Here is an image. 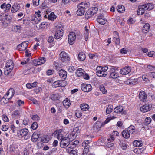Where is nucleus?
I'll return each instance as SVG.
<instances>
[{"label":"nucleus","mask_w":155,"mask_h":155,"mask_svg":"<svg viewBox=\"0 0 155 155\" xmlns=\"http://www.w3.org/2000/svg\"><path fill=\"white\" fill-rule=\"evenodd\" d=\"M61 129L56 130L54 131V134H57V139L60 141V145L61 148H65L68 146L70 144V142L73 140L74 139L71 135L68 134L67 136L64 137L62 132Z\"/></svg>","instance_id":"nucleus-1"},{"label":"nucleus","mask_w":155,"mask_h":155,"mask_svg":"<svg viewBox=\"0 0 155 155\" xmlns=\"http://www.w3.org/2000/svg\"><path fill=\"white\" fill-rule=\"evenodd\" d=\"M98 6L96 5L95 7L89 9L85 14V18L88 19L91 18L94 14L97 13Z\"/></svg>","instance_id":"nucleus-2"},{"label":"nucleus","mask_w":155,"mask_h":155,"mask_svg":"<svg viewBox=\"0 0 155 155\" xmlns=\"http://www.w3.org/2000/svg\"><path fill=\"white\" fill-rule=\"evenodd\" d=\"M14 67L13 62L12 60H9L6 63L5 68V75H8Z\"/></svg>","instance_id":"nucleus-3"},{"label":"nucleus","mask_w":155,"mask_h":155,"mask_svg":"<svg viewBox=\"0 0 155 155\" xmlns=\"http://www.w3.org/2000/svg\"><path fill=\"white\" fill-rule=\"evenodd\" d=\"M60 59L64 62H67L70 61V58L68 55L64 51L61 52L59 54Z\"/></svg>","instance_id":"nucleus-4"},{"label":"nucleus","mask_w":155,"mask_h":155,"mask_svg":"<svg viewBox=\"0 0 155 155\" xmlns=\"http://www.w3.org/2000/svg\"><path fill=\"white\" fill-rule=\"evenodd\" d=\"M64 32L63 28L62 26H60L58 28L54 35L55 38L58 39L62 37Z\"/></svg>","instance_id":"nucleus-5"},{"label":"nucleus","mask_w":155,"mask_h":155,"mask_svg":"<svg viewBox=\"0 0 155 155\" xmlns=\"http://www.w3.org/2000/svg\"><path fill=\"white\" fill-rule=\"evenodd\" d=\"M28 130V129L25 128L21 129L19 130L18 133V134L19 137H24L25 139H27L28 138V136H27Z\"/></svg>","instance_id":"nucleus-6"},{"label":"nucleus","mask_w":155,"mask_h":155,"mask_svg":"<svg viewBox=\"0 0 155 155\" xmlns=\"http://www.w3.org/2000/svg\"><path fill=\"white\" fill-rule=\"evenodd\" d=\"M81 90L84 92H90L92 89V87L90 84L83 83L81 84Z\"/></svg>","instance_id":"nucleus-7"},{"label":"nucleus","mask_w":155,"mask_h":155,"mask_svg":"<svg viewBox=\"0 0 155 155\" xmlns=\"http://www.w3.org/2000/svg\"><path fill=\"white\" fill-rule=\"evenodd\" d=\"M76 39V34L74 32H70L68 37V43L71 45L73 44L74 42Z\"/></svg>","instance_id":"nucleus-8"},{"label":"nucleus","mask_w":155,"mask_h":155,"mask_svg":"<svg viewBox=\"0 0 155 155\" xmlns=\"http://www.w3.org/2000/svg\"><path fill=\"white\" fill-rule=\"evenodd\" d=\"M14 94V91L13 88L10 89L6 92L4 97L8 100L10 99Z\"/></svg>","instance_id":"nucleus-9"},{"label":"nucleus","mask_w":155,"mask_h":155,"mask_svg":"<svg viewBox=\"0 0 155 155\" xmlns=\"http://www.w3.org/2000/svg\"><path fill=\"white\" fill-rule=\"evenodd\" d=\"M131 71V69L130 66H126L120 69V74L125 75L128 74Z\"/></svg>","instance_id":"nucleus-10"},{"label":"nucleus","mask_w":155,"mask_h":155,"mask_svg":"<svg viewBox=\"0 0 155 155\" xmlns=\"http://www.w3.org/2000/svg\"><path fill=\"white\" fill-rule=\"evenodd\" d=\"M139 96L140 100L141 101L144 102L147 101V94L144 91H141L139 94Z\"/></svg>","instance_id":"nucleus-11"},{"label":"nucleus","mask_w":155,"mask_h":155,"mask_svg":"<svg viewBox=\"0 0 155 155\" xmlns=\"http://www.w3.org/2000/svg\"><path fill=\"white\" fill-rule=\"evenodd\" d=\"M11 5L9 3H4L1 5V8L5 12H7L10 10Z\"/></svg>","instance_id":"nucleus-12"},{"label":"nucleus","mask_w":155,"mask_h":155,"mask_svg":"<svg viewBox=\"0 0 155 155\" xmlns=\"http://www.w3.org/2000/svg\"><path fill=\"white\" fill-rule=\"evenodd\" d=\"M152 107L151 105L148 104H146L142 106L140 108V110L143 112H146L149 111Z\"/></svg>","instance_id":"nucleus-13"},{"label":"nucleus","mask_w":155,"mask_h":155,"mask_svg":"<svg viewBox=\"0 0 155 155\" xmlns=\"http://www.w3.org/2000/svg\"><path fill=\"white\" fill-rule=\"evenodd\" d=\"M27 46V43H26V42L25 41L18 45L17 48L18 50L23 51L26 49Z\"/></svg>","instance_id":"nucleus-14"},{"label":"nucleus","mask_w":155,"mask_h":155,"mask_svg":"<svg viewBox=\"0 0 155 155\" xmlns=\"http://www.w3.org/2000/svg\"><path fill=\"white\" fill-rule=\"evenodd\" d=\"M45 61V58L42 57L38 60H34L33 62L35 65H38L44 64Z\"/></svg>","instance_id":"nucleus-15"},{"label":"nucleus","mask_w":155,"mask_h":155,"mask_svg":"<svg viewBox=\"0 0 155 155\" xmlns=\"http://www.w3.org/2000/svg\"><path fill=\"white\" fill-rule=\"evenodd\" d=\"M138 9L137 11V14L139 15H142L145 12V11L146 10L144 5L139 6Z\"/></svg>","instance_id":"nucleus-16"},{"label":"nucleus","mask_w":155,"mask_h":155,"mask_svg":"<svg viewBox=\"0 0 155 155\" xmlns=\"http://www.w3.org/2000/svg\"><path fill=\"white\" fill-rule=\"evenodd\" d=\"M64 81L61 80H58L55 81L53 82L52 84L53 87L56 88L58 87H62L63 86L62 83Z\"/></svg>","instance_id":"nucleus-17"},{"label":"nucleus","mask_w":155,"mask_h":155,"mask_svg":"<svg viewBox=\"0 0 155 155\" xmlns=\"http://www.w3.org/2000/svg\"><path fill=\"white\" fill-rule=\"evenodd\" d=\"M114 41L116 44L119 45L120 43L119 37L118 35V33L117 31L114 32Z\"/></svg>","instance_id":"nucleus-18"},{"label":"nucleus","mask_w":155,"mask_h":155,"mask_svg":"<svg viewBox=\"0 0 155 155\" xmlns=\"http://www.w3.org/2000/svg\"><path fill=\"white\" fill-rule=\"evenodd\" d=\"M100 67H97L96 69L97 72H96V74L100 77H105L107 75V73H103L102 71L100 70Z\"/></svg>","instance_id":"nucleus-19"},{"label":"nucleus","mask_w":155,"mask_h":155,"mask_svg":"<svg viewBox=\"0 0 155 155\" xmlns=\"http://www.w3.org/2000/svg\"><path fill=\"white\" fill-rule=\"evenodd\" d=\"M59 74L61 78L65 79L67 76V73L64 70L61 69L59 71Z\"/></svg>","instance_id":"nucleus-20"},{"label":"nucleus","mask_w":155,"mask_h":155,"mask_svg":"<svg viewBox=\"0 0 155 155\" xmlns=\"http://www.w3.org/2000/svg\"><path fill=\"white\" fill-rule=\"evenodd\" d=\"M79 7H82L84 9H86L90 6V4L89 2L85 1L79 4Z\"/></svg>","instance_id":"nucleus-21"},{"label":"nucleus","mask_w":155,"mask_h":155,"mask_svg":"<svg viewBox=\"0 0 155 155\" xmlns=\"http://www.w3.org/2000/svg\"><path fill=\"white\" fill-rule=\"evenodd\" d=\"M80 129L79 127H75L74 128L73 131L72 133L70 134V135H71V136L74 139L75 138L74 135L75 134H76V136L78 135V134L80 132Z\"/></svg>","instance_id":"nucleus-22"},{"label":"nucleus","mask_w":155,"mask_h":155,"mask_svg":"<svg viewBox=\"0 0 155 155\" xmlns=\"http://www.w3.org/2000/svg\"><path fill=\"white\" fill-rule=\"evenodd\" d=\"M78 8L77 12V15L79 16L82 15L84 13V9L82 7H79V5L78 6Z\"/></svg>","instance_id":"nucleus-23"},{"label":"nucleus","mask_w":155,"mask_h":155,"mask_svg":"<svg viewBox=\"0 0 155 155\" xmlns=\"http://www.w3.org/2000/svg\"><path fill=\"white\" fill-rule=\"evenodd\" d=\"M150 27L149 24L146 23L143 27L142 32L145 33H147L149 31Z\"/></svg>","instance_id":"nucleus-24"},{"label":"nucleus","mask_w":155,"mask_h":155,"mask_svg":"<svg viewBox=\"0 0 155 155\" xmlns=\"http://www.w3.org/2000/svg\"><path fill=\"white\" fill-rule=\"evenodd\" d=\"M146 10H150L153 9L154 8V5L151 3H148L144 5Z\"/></svg>","instance_id":"nucleus-25"},{"label":"nucleus","mask_w":155,"mask_h":155,"mask_svg":"<svg viewBox=\"0 0 155 155\" xmlns=\"http://www.w3.org/2000/svg\"><path fill=\"white\" fill-rule=\"evenodd\" d=\"M119 144L123 150H125L127 148L125 142L122 140H119Z\"/></svg>","instance_id":"nucleus-26"},{"label":"nucleus","mask_w":155,"mask_h":155,"mask_svg":"<svg viewBox=\"0 0 155 155\" xmlns=\"http://www.w3.org/2000/svg\"><path fill=\"white\" fill-rule=\"evenodd\" d=\"M39 134L35 132L34 133L31 137V140L34 142H36L39 138Z\"/></svg>","instance_id":"nucleus-27"},{"label":"nucleus","mask_w":155,"mask_h":155,"mask_svg":"<svg viewBox=\"0 0 155 155\" xmlns=\"http://www.w3.org/2000/svg\"><path fill=\"white\" fill-rule=\"evenodd\" d=\"M123 107L121 106H118L115 107L114 110L115 112L117 113H120L122 112L123 110Z\"/></svg>","instance_id":"nucleus-28"},{"label":"nucleus","mask_w":155,"mask_h":155,"mask_svg":"<svg viewBox=\"0 0 155 155\" xmlns=\"http://www.w3.org/2000/svg\"><path fill=\"white\" fill-rule=\"evenodd\" d=\"M127 130L130 134H132L135 132V127L134 126L131 125L128 128Z\"/></svg>","instance_id":"nucleus-29"},{"label":"nucleus","mask_w":155,"mask_h":155,"mask_svg":"<svg viewBox=\"0 0 155 155\" xmlns=\"http://www.w3.org/2000/svg\"><path fill=\"white\" fill-rule=\"evenodd\" d=\"M78 58L80 61H83L86 58L84 53L83 52L79 53L78 55Z\"/></svg>","instance_id":"nucleus-30"},{"label":"nucleus","mask_w":155,"mask_h":155,"mask_svg":"<svg viewBox=\"0 0 155 155\" xmlns=\"http://www.w3.org/2000/svg\"><path fill=\"white\" fill-rule=\"evenodd\" d=\"M101 127V124L100 123L98 122L96 123L93 127L94 130L96 131H98Z\"/></svg>","instance_id":"nucleus-31"},{"label":"nucleus","mask_w":155,"mask_h":155,"mask_svg":"<svg viewBox=\"0 0 155 155\" xmlns=\"http://www.w3.org/2000/svg\"><path fill=\"white\" fill-rule=\"evenodd\" d=\"M37 82H35L32 83H28L26 84L27 87L28 89H31L35 87L37 85Z\"/></svg>","instance_id":"nucleus-32"},{"label":"nucleus","mask_w":155,"mask_h":155,"mask_svg":"<svg viewBox=\"0 0 155 155\" xmlns=\"http://www.w3.org/2000/svg\"><path fill=\"white\" fill-rule=\"evenodd\" d=\"M63 105L65 106V107L67 108H68L71 104L70 103V101L67 98L63 101Z\"/></svg>","instance_id":"nucleus-33"},{"label":"nucleus","mask_w":155,"mask_h":155,"mask_svg":"<svg viewBox=\"0 0 155 155\" xmlns=\"http://www.w3.org/2000/svg\"><path fill=\"white\" fill-rule=\"evenodd\" d=\"M122 135L123 137L127 139L129 138L130 136V134L127 130H124L122 132Z\"/></svg>","instance_id":"nucleus-34"},{"label":"nucleus","mask_w":155,"mask_h":155,"mask_svg":"<svg viewBox=\"0 0 155 155\" xmlns=\"http://www.w3.org/2000/svg\"><path fill=\"white\" fill-rule=\"evenodd\" d=\"M84 72L82 69L79 68L76 71V74L78 77L81 76L83 75Z\"/></svg>","instance_id":"nucleus-35"},{"label":"nucleus","mask_w":155,"mask_h":155,"mask_svg":"<svg viewBox=\"0 0 155 155\" xmlns=\"http://www.w3.org/2000/svg\"><path fill=\"white\" fill-rule=\"evenodd\" d=\"M117 10L119 12L123 13L125 11L124 6L122 5H118L117 7Z\"/></svg>","instance_id":"nucleus-36"},{"label":"nucleus","mask_w":155,"mask_h":155,"mask_svg":"<svg viewBox=\"0 0 155 155\" xmlns=\"http://www.w3.org/2000/svg\"><path fill=\"white\" fill-rule=\"evenodd\" d=\"M133 144L136 147H141L143 145V143L141 141L135 140L134 141Z\"/></svg>","instance_id":"nucleus-37"},{"label":"nucleus","mask_w":155,"mask_h":155,"mask_svg":"<svg viewBox=\"0 0 155 155\" xmlns=\"http://www.w3.org/2000/svg\"><path fill=\"white\" fill-rule=\"evenodd\" d=\"M80 107L82 110L86 111L89 109V106L86 104H83Z\"/></svg>","instance_id":"nucleus-38"},{"label":"nucleus","mask_w":155,"mask_h":155,"mask_svg":"<svg viewBox=\"0 0 155 155\" xmlns=\"http://www.w3.org/2000/svg\"><path fill=\"white\" fill-rule=\"evenodd\" d=\"M56 17L54 12H51L48 16V19L49 20H54L56 19Z\"/></svg>","instance_id":"nucleus-39"},{"label":"nucleus","mask_w":155,"mask_h":155,"mask_svg":"<svg viewBox=\"0 0 155 155\" xmlns=\"http://www.w3.org/2000/svg\"><path fill=\"white\" fill-rule=\"evenodd\" d=\"M41 18H37L36 17H33L31 18V21L34 24H37L40 21Z\"/></svg>","instance_id":"nucleus-40"},{"label":"nucleus","mask_w":155,"mask_h":155,"mask_svg":"<svg viewBox=\"0 0 155 155\" xmlns=\"http://www.w3.org/2000/svg\"><path fill=\"white\" fill-rule=\"evenodd\" d=\"M89 146H85L82 155H87V153L89 151Z\"/></svg>","instance_id":"nucleus-41"},{"label":"nucleus","mask_w":155,"mask_h":155,"mask_svg":"<svg viewBox=\"0 0 155 155\" xmlns=\"http://www.w3.org/2000/svg\"><path fill=\"white\" fill-rule=\"evenodd\" d=\"M110 75L111 78L113 79H116L119 77L118 74L116 72H110Z\"/></svg>","instance_id":"nucleus-42"},{"label":"nucleus","mask_w":155,"mask_h":155,"mask_svg":"<svg viewBox=\"0 0 155 155\" xmlns=\"http://www.w3.org/2000/svg\"><path fill=\"white\" fill-rule=\"evenodd\" d=\"M113 106L111 105H109L106 110V113L107 114L110 113L113 110Z\"/></svg>","instance_id":"nucleus-43"},{"label":"nucleus","mask_w":155,"mask_h":155,"mask_svg":"<svg viewBox=\"0 0 155 155\" xmlns=\"http://www.w3.org/2000/svg\"><path fill=\"white\" fill-rule=\"evenodd\" d=\"M97 21L99 24L102 25L105 24L107 22V20L105 18L103 19H99V20H97Z\"/></svg>","instance_id":"nucleus-44"},{"label":"nucleus","mask_w":155,"mask_h":155,"mask_svg":"<svg viewBox=\"0 0 155 155\" xmlns=\"http://www.w3.org/2000/svg\"><path fill=\"white\" fill-rule=\"evenodd\" d=\"M97 67H100V70L101 71H102L103 73L104 72L107 73L106 71L108 69V67L106 66L104 67H101V66H98Z\"/></svg>","instance_id":"nucleus-45"},{"label":"nucleus","mask_w":155,"mask_h":155,"mask_svg":"<svg viewBox=\"0 0 155 155\" xmlns=\"http://www.w3.org/2000/svg\"><path fill=\"white\" fill-rule=\"evenodd\" d=\"M5 14L2 13L0 15V21H2V23L3 24V22H5Z\"/></svg>","instance_id":"nucleus-46"},{"label":"nucleus","mask_w":155,"mask_h":155,"mask_svg":"<svg viewBox=\"0 0 155 155\" xmlns=\"http://www.w3.org/2000/svg\"><path fill=\"white\" fill-rule=\"evenodd\" d=\"M151 121V119L149 117L146 118L145 120V124L146 125H147L150 123Z\"/></svg>","instance_id":"nucleus-47"},{"label":"nucleus","mask_w":155,"mask_h":155,"mask_svg":"<svg viewBox=\"0 0 155 155\" xmlns=\"http://www.w3.org/2000/svg\"><path fill=\"white\" fill-rule=\"evenodd\" d=\"M42 142L44 143H48L50 139L48 137H43L42 139Z\"/></svg>","instance_id":"nucleus-48"},{"label":"nucleus","mask_w":155,"mask_h":155,"mask_svg":"<svg viewBox=\"0 0 155 155\" xmlns=\"http://www.w3.org/2000/svg\"><path fill=\"white\" fill-rule=\"evenodd\" d=\"M31 128L33 130H36L38 127L37 123L36 122H34L31 126Z\"/></svg>","instance_id":"nucleus-49"},{"label":"nucleus","mask_w":155,"mask_h":155,"mask_svg":"<svg viewBox=\"0 0 155 155\" xmlns=\"http://www.w3.org/2000/svg\"><path fill=\"white\" fill-rule=\"evenodd\" d=\"M100 90L102 92L103 94H105L107 92V90L105 89L104 86L103 85H101L100 87Z\"/></svg>","instance_id":"nucleus-50"},{"label":"nucleus","mask_w":155,"mask_h":155,"mask_svg":"<svg viewBox=\"0 0 155 155\" xmlns=\"http://www.w3.org/2000/svg\"><path fill=\"white\" fill-rule=\"evenodd\" d=\"M148 56L150 57H152L155 58V52L153 51H151L148 53Z\"/></svg>","instance_id":"nucleus-51"},{"label":"nucleus","mask_w":155,"mask_h":155,"mask_svg":"<svg viewBox=\"0 0 155 155\" xmlns=\"http://www.w3.org/2000/svg\"><path fill=\"white\" fill-rule=\"evenodd\" d=\"M31 117L34 120H40L39 117L37 115H32Z\"/></svg>","instance_id":"nucleus-52"},{"label":"nucleus","mask_w":155,"mask_h":155,"mask_svg":"<svg viewBox=\"0 0 155 155\" xmlns=\"http://www.w3.org/2000/svg\"><path fill=\"white\" fill-rule=\"evenodd\" d=\"M2 118L4 121L6 122H9V119L6 115L4 114L2 115Z\"/></svg>","instance_id":"nucleus-53"},{"label":"nucleus","mask_w":155,"mask_h":155,"mask_svg":"<svg viewBox=\"0 0 155 155\" xmlns=\"http://www.w3.org/2000/svg\"><path fill=\"white\" fill-rule=\"evenodd\" d=\"M21 27L20 25H15L14 26V30L16 32H19L21 30Z\"/></svg>","instance_id":"nucleus-54"},{"label":"nucleus","mask_w":155,"mask_h":155,"mask_svg":"<svg viewBox=\"0 0 155 155\" xmlns=\"http://www.w3.org/2000/svg\"><path fill=\"white\" fill-rule=\"evenodd\" d=\"M68 70L70 72H72L75 70V68L73 66H70L68 67Z\"/></svg>","instance_id":"nucleus-55"},{"label":"nucleus","mask_w":155,"mask_h":155,"mask_svg":"<svg viewBox=\"0 0 155 155\" xmlns=\"http://www.w3.org/2000/svg\"><path fill=\"white\" fill-rule=\"evenodd\" d=\"M17 148L15 147V146L14 145H11L10 148V150L11 152H14L16 150Z\"/></svg>","instance_id":"nucleus-56"},{"label":"nucleus","mask_w":155,"mask_h":155,"mask_svg":"<svg viewBox=\"0 0 155 155\" xmlns=\"http://www.w3.org/2000/svg\"><path fill=\"white\" fill-rule=\"evenodd\" d=\"M17 104L18 106H21L24 104V102L21 100H18L17 101Z\"/></svg>","instance_id":"nucleus-57"},{"label":"nucleus","mask_w":155,"mask_h":155,"mask_svg":"<svg viewBox=\"0 0 155 155\" xmlns=\"http://www.w3.org/2000/svg\"><path fill=\"white\" fill-rule=\"evenodd\" d=\"M70 3L69 1L66 2L65 1H62L61 4L62 6H64L65 5H68Z\"/></svg>","instance_id":"nucleus-58"},{"label":"nucleus","mask_w":155,"mask_h":155,"mask_svg":"<svg viewBox=\"0 0 155 155\" xmlns=\"http://www.w3.org/2000/svg\"><path fill=\"white\" fill-rule=\"evenodd\" d=\"M147 68L149 69L150 71H153L155 70V67H154L151 65L147 66Z\"/></svg>","instance_id":"nucleus-59"},{"label":"nucleus","mask_w":155,"mask_h":155,"mask_svg":"<svg viewBox=\"0 0 155 155\" xmlns=\"http://www.w3.org/2000/svg\"><path fill=\"white\" fill-rule=\"evenodd\" d=\"M5 20L9 21L11 20L12 18V16L11 15H8L6 14H5Z\"/></svg>","instance_id":"nucleus-60"},{"label":"nucleus","mask_w":155,"mask_h":155,"mask_svg":"<svg viewBox=\"0 0 155 155\" xmlns=\"http://www.w3.org/2000/svg\"><path fill=\"white\" fill-rule=\"evenodd\" d=\"M54 40V38L52 36H49L48 39V41L49 43L52 42Z\"/></svg>","instance_id":"nucleus-61"},{"label":"nucleus","mask_w":155,"mask_h":155,"mask_svg":"<svg viewBox=\"0 0 155 155\" xmlns=\"http://www.w3.org/2000/svg\"><path fill=\"white\" fill-rule=\"evenodd\" d=\"M54 71L52 70H49L47 72V74L48 75H50L54 73Z\"/></svg>","instance_id":"nucleus-62"},{"label":"nucleus","mask_w":155,"mask_h":155,"mask_svg":"<svg viewBox=\"0 0 155 155\" xmlns=\"http://www.w3.org/2000/svg\"><path fill=\"white\" fill-rule=\"evenodd\" d=\"M13 6L14 8H15L17 11L20 8L19 5L17 3L13 5Z\"/></svg>","instance_id":"nucleus-63"},{"label":"nucleus","mask_w":155,"mask_h":155,"mask_svg":"<svg viewBox=\"0 0 155 155\" xmlns=\"http://www.w3.org/2000/svg\"><path fill=\"white\" fill-rule=\"evenodd\" d=\"M8 128V125H5L2 126V130L3 131L7 130Z\"/></svg>","instance_id":"nucleus-64"}]
</instances>
